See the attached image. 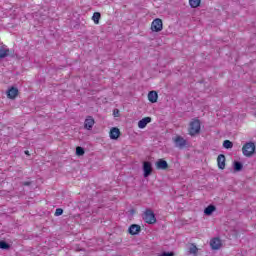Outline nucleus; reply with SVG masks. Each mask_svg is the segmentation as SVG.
I'll return each instance as SVG.
<instances>
[{
    "label": "nucleus",
    "mask_w": 256,
    "mask_h": 256,
    "mask_svg": "<svg viewBox=\"0 0 256 256\" xmlns=\"http://www.w3.org/2000/svg\"><path fill=\"white\" fill-rule=\"evenodd\" d=\"M199 251V248L195 246V244H191L189 247V254L190 255H197V252Z\"/></svg>",
    "instance_id": "19"
},
{
    "label": "nucleus",
    "mask_w": 256,
    "mask_h": 256,
    "mask_svg": "<svg viewBox=\"0 0 256 256\" xmlns=\"http://www.w3.org/2000/svg\"><path fill=\"white\" fill-rule=\"evenodd\" d=\"M17 95H19V90L15 87H12L7 91L8 99H15V97H17Z\"/></svg>",
    "instance_id": "10"
},
{
    "label": "nucleus",
    "mask_w": 256,
    "mask_h": 256,
    "mask_svg": "<svg viewBox=\"0 0 256 256\" xmlns=\"http://www.w3.org/2000/svg\"><path fill=\"white\" fill-rule=\"evenodd\" d=\"M11 246L5 242V241H0V249H9Z\"/></svg>",
    "instance_id": "23"
},
{
    "label": "nucleus",
    "mask_w": 256,
    "mask_h": 256,
    "mask_svg": "<svg viewBox=\"0 0 256 256\" xmlns=\"http://www.w3.org/2000/svg\"><path fill=\"white\" fill-rule=\"evenodd\" d=\"M167 167H169V164H167V161L163 160V159H159L156 162V169H162L165 170L167 169Z\"/></svg>",
    "instance_id": "15"
},
{
    "label": "nucleus",
    "mask_w": 256,
    "mask_h": 256,
    "mask_svg": "<svg viewBox=\"0 0 256 256\" xmlns=\"http://www.w3.org/2000/svg\"><path fill=\"white\" fill-rule=\"evenodd\" d=\"M25 153H26V155H29V151H26Z\"/></svg>",
    "instance_id": "28"
},
{
    "label": "nucleus",
    "mask_w": 256,
    "mask_h": 256,
    "mask_svg": "<svg viewBox=\"0 0 256 256\" xmlns=\"http://www.w3.org/2000/svg\"><path fill=\"white\" fill-rule=\"evenodd\" d=\"M158 256H175V253H173V252H163L162 254H160Z\"/></svg>",
    "instance_id": "26"
},
{
    "label": "nucleus",
    "mask_w": 256,
    "mask_h": 256,
    "mask_svg": "<svg viewBox=\"0 0 256 256\" xmlns=\"http://www.w3.org/2000/svg\"><path fill=\"white\" fill-rule=\"evenodd\" d=\"M243 169V164L241 162H234V171L239 172Z\"/></svg>",
    "instance_id": "22"
},
{
    "label": "nucleus",
    "mask_w": 256,
    "mask_h": 256,
    "mask_svg": "<svg viewBox=\"0 0 256 256\" xmlns=\"http://www.w3.org/2000/svg\"><path fill=\"white\" fill-rule=\"evenodd\" d=\"M143 172H144V177H149L151 173H153V166L151 165V162H144L143 163Z\"/></svg>",
    "instance_id": "6"
},
{
    "label": "nucleus",
    "mask_w": 256,
    "mask_h": 256,
    "mask_svg": "<svg viewBox=\"0 0 256 256\" xmlns=\"http://www.w3.org/2000/svg\"><path fill=\"white\" fill-rule=\"evenodd\" d=\"M23 185L29 186V185H31V182H23Z\"/></svg>",
    "instance_id": "27"
},
{
    "label": "nucleus",
    "mask_w": 256,
    "mask_h": 256,
    "mask_svg": "<svg viewBox=\"0 0 256 256\" xmlns=\"http://www.w3.org/2000/svg\"><path fill=\"white\" fill-rule=\"evenodd\" d=\"M158 99H159V94H157V91H150L148 93V101H150V103H157Z\"/></svg>",
    "instance_id": "11"
},
{
    "label": "nucleus",
    "mask_w": 256,
    "mask_h": 256,
    "mask_svg": "<svg viewBox=\"0 0 256 256\" xmlns=\"http://www.w3.org/2000/svg\"><path fill=\"white\" fill-rule=\"evenodd\" d=\"M9 56V48L7 46L0 47V59H5Z\"/></svg>",
    "instance_id": "16"
},
{
    "label": "nucleus",
    "mask_w": 256,
    "mask_h": 256,
    "mask_svg": "<svg viewBox=\"0 0 256 256\" xmlns=\"http://www.w3.org/2000/svg\"><path fill=\"white\" fill-rule=\"evenodd\" d=\"M110 139L117 140L121 135V131L117 127H113L110 130Z\"/></svg>",
    "instance_id": "8"
},
{
    "label": "nucleus",
    "mask_w": 256,
    "mask_h": 256,
    "mask_svg": "<svg viewBox=\"0 0 256 256\" xmlns=\"http://www.w3.org/2000/svg\"><path fill=\"white\" fill-rule=\"evenodd\" d=\"M93 125H95V120L92 117H89L84 122L85 129H88V131H91L93 129Z\"/></svg>",
    "instance_id": "13"
},
{
    "label": "nucleus",
    "mask_w": 256,
    "mask_h": 256,
    "mask_svg": "<svg viewBox=\"0 0 256 256\" xmlns=\"http://www.w3.org/2000/svg\"><path fill=\"white\" fill-rule=\"evenodd\" d=\"M174 144H175V147H177L178 149H184L187 145V140H185L181 136H176L174 138Z\"/></svg>",
    "instance_id": "5"
},
{
    "label": "nucleus",
    "mask_w": 256,
    "mask_h": 256,
    "mask_svg": "<svg viewBox=\"0 0 256 256\" xmlns=\"http://www.w3.org/2000/svg\"><path fill=\"white\" fill-rule=\"evenodd\" d=\"M242 153L245 157H253L255 153V143L248 142L244 144L242 147Z\"/></svg>",
    "instance_id": "1"
},
{
    "label": "nucleus",
    "mask_w": 256,
    "mask_h": 256,
    "mask_svg": "<svg viewBox=\"0 0 256 256\" xmlns=\"http://www.w3.org/2000/svg\"><path fill=\"white\" fill-rule=\"evenodd\" d=\"M225 155L223 154H219L218 157H217V164H218V167L223 170L225 169Z\"/></svg>",
    "instance_id": "14"
},
{
    "label": "nucleus",
    "mask_w": 256,
    "mask_h": 256,
    "mask_svg": "<svg viewBox=\"0 0 256 256\" xmlns=\"http://www.w3.org/2000/svg\"><path fill=\"white\" fill-rule=\"evenodd\" d=\"M143 219L149 225H153L154 223H157V218H155V213H153L151 210L145 211Z\"/></svg>",
    "instance_id": "3"
},
{
    "label": "nucleus",
    "mask_w": 256,
    "mask_h": 256,
    "mask_svg": "<svg viewBox=\"0 0 256 256\" xmlns=\"http://www.w3.org/2000/svg\"><path fill=\"white\" fill-rule=\"evenodd\" d=\"M210 247L214 250L221 249V240L219 238H214L210 241Z\"/></svg>",
    "instance_id": "12"
},
{
    "label": "nucleus",
    "mask_w": 256,
    "mask_h": 256,
    "mask_svg": "<svg viewBox=\"0 0 256 256\" xmlns=\"http://www.w3.org/2000/svg\"><path fill=\"white\" fill-rule=\"evenodd\" d=\"M128 233H130V235H139V233H141V226L132 224L128 229Z\"/></svg>",
    "instance_id": "7"
},
{
    "label": "nucleus",
    "mask_w": 256,
    "mask_h": 256,
    "mask_svg": "<svg viewBox=\"0 0 256 256\" xmlns=\"http://www.w3.org/2000/svg\"><path fill=\"white\" fill-rule=\"evenodd\" d=\"M201 131V122L199 120H194L190 123V128H189V134L190 135H197Z\"/></svg>",
    "instance_id": "2"
},
{
    "label": "nucleus",
    "mask_w": 256,
    "mask_h": 256,
    "mask_svg": "<svg viewBox=\"0 0 256 256\" xmlns=\"http://www.w3.org/2000/svg\"><path fill=\"white\" fill-rule=\"evenodd\" d=\"M151 123V117H145L138 122L139 129H145Z\"/></svg>",
    "instance_id": "9"
},
{
    "label": "nucleus",
    "mask_w": 256,
    "mask_h": 256,
    "mask_svg": "<svg viewBox=\"0 0 256 256\" xmlns=\"http://www.w3.org/2000/svg\"><path fill=\"white\" fill-rule=\"evenodd\" d=\"M223 147L224 149H233V142H231L230 140H225L223 142Z\"/></svg>",
    "instance_id": "21"
},
{
    "label": "nucleus",
    "mask_w": 256,
    "mask_h": 256,
    "mask_svg": "<svg viewBox=\"0 0 256 256\" xmlns=\"http://www.w3.org/2000/svg\"><path fill=\"white\" fill-rule=\"evenodd\" d=\"M189 5L193 9H197L201 5V0H189Z\"/></svg>",
    "instance_id": "18"
},
{
    "label": "nucleus",
    "mask_w": 256,
    "mask_h": 256,
    "mask_svg": "<svg viewBox=\"0 0 256 256\" xmlns=\"http://www.w3.org/2000/svg\"><path fill=\"white\" fill-rule=\"evenodd\" d=\"M216 207L215 206H213V205H209L208 207H206L205 209H204V214L205 215H213V213H214V211H216Z\"/></svg>",
    "instance_id": "17"
},
{
    "label": "nucleus",
    "mask_w": 256,
    "mask_h": 256,
    "mask_svg": "<svg viewBox=\"0 0 256 256\" xmlns=\"http://www.w3.org/2000/svg\"><path fill=\"white\" fill-rule=\"evenodd\" d=\"M61 215H63V209H61V208L56 209V211H55V217H59V216H61Z\"/></svg>",
    "instance_id": "25"
},
{
    "label": "nucleus",
    "mask_w": 256,
    "mask_h": 256,
    "mask_svg": "<svg viewBox=\"0 0 256 256\" xmlns=\"http://www.w3.org/2000/svg\"><path fill=\"white\" fill-rule=\"evenodd\" d=\"M151 29L155 33H159V31H163V20L159 18L154 19L151 24Z\"/></svg>",
    "instance_id": "4"
},
{
    "label": "nucleus",
    "mask_w": 256,
    "mask_h": 256,
    "mask_svg": "<svg viewBox=\"0 0 256 256\" xmlns=\"http://www.w3.org/2000/svg\"><path fill=\"white\" fill-rule=\"evenodd\" d=\"M76 155H79V156H81V155H85V150L82 148V147H77L76 148Z\"/></svg>",
    "instance_id": "24"
},
{
    "label": "nucleus",
    "mask_w": 256,
    "mask_h": 256,
    "mask_svg": "<svg viewBox=\"0 0 256 256\" xmlns=\"http://www.w3.org/2000/svg\"><path fill=\"white\" fill-rule=\"evenodd\" d=\"M100 19H101V13L95 12V13L93 14V16H92V20L94 21V23H95L96 25H98Z\"/></svg>",
    "instance_id": "20"
}]
</instances>
